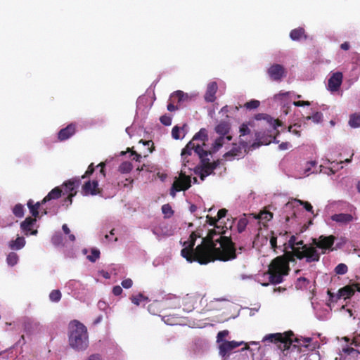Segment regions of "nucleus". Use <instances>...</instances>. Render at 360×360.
I'll return each mask as SVG.
<instances>
[{
  "instance_id": "nucleus-1",
  "label": "nucleus",
  "mask_w": 360,
  "mask_h": 360,
  "mask_svg": "<svg viewBox=\"0 0 360 360\" xmlns=\"http://www.w3.org/2000/svg\"><path fill=\"white\" fill-rule=\"evenodd\" d=\"M215 231H209L206 237L202 238V243L194 248L195 240L200 237L195 232H192L188 240L184 242L186 246L181 251V256L189 262H197L200 264H207L216 259L226 262L236 258V249L231 238L228 236H220L215 239L220 246L217 248L213 240Z\"/></svg>"
},
{
  "instance_id": "nucleus-48",
  "label": "nucleus",
  "mask_w": 360,
  "mask_h": 360,
  "mask_svg": "<svg viewBox=\"0 0 360 360\" xmlns=\"http://www.w3.org/2000/svg\"><path fill=\"white\" fill-rule=\"evenodd\" d=\"M347 266L345 264H339L338 266H336L335 269V272L337 274L343 275L347 273Z\"/></svg>"
},
{
  "instance_id": "nucleus-29",
  "label": "nucleus",
  "mask_w": 360,
  "mask_h": 360,
  "mask_svg": "<svg viewBox=\"0 0 360 360\" xmlns=\"http://www.w3.org/2000/svg\"><path fill=\"white\" fill-rule=\"evenodd\" d=\"M8 245L11 250H18L25 245V240L23 237H18L15 240H11Z\"/></svg>"
},
{
  "instance_id": "nucleus-30",
  "label": "nucleus",
  "mask_w": 360,
  "mask_h": 360,
  "mask_svg": "<svg viewBox=\"0 0 360 360\" xmlns=\"http://www.w3.org/2000/svg\"><path fill=\"white\" fill-rule=\"evenodd\" d=\"M195 153L199 156L201 162H204V160H210L207 156L210 155V152H208L203 149V148L198 143V146H195Z\"/></svg>"
},
{
  "instance_id": "nucleus-56",
  "label": "nucleus",
  "mask_w": 360,
  "mask_h": 360,
  "mask_svg": "<svg viewBox=\"0 0 360 360\" xmlns=\"http://www.w3.org/2000/svg\"><path fill=\"white\" fill-rule=\"evenodd\" d=\"M32 326H33V323L32 321H30V320H25L24 322H23V328H24V330L27 333H31V329L32 328Z\"/></svg>"
},
{
  "instance_id": "nucleus-35",
  "label": "nucleus",
  "mask_w": 360,
  "mask_h": 360,
  "mask_svg": "<svg viewBox=\"0 0 360 360\" xmlns=\"http://www.w3.org/2000/svg\"><path fill=\"white\" fill-rule=\"evenodd\" d=\"M18 255L15 252H11L7 255L6 262L9 266H13L18 263Z\"/></svg>"
},
{
  "instance_id": "nucleus-53",
  "label": "nucleus",
  "mask_w": 360,
  "mask_h": 360,
  "mask_svg": "<svg viewBox=\"0 0 360 360\" xmlns=\"http://www.w3.org/2000/svg\"><path fill=\"white\" fill-rule=\"evenodd\" d=\"M258 218L269 221L273 218V214L269 211H263L259 213Z\"/></svg>"
},
{
  "instance_id": "nucleus-59",
  "label": "nucleus",
  "mask_w": 360,
  "mask_h": 360,
  "mask_svg": "<svg viewBox=\"0 0 360 360\" xmlns=\"http://www.w3.org/2000/svg\"><path fill=\"white\" fill-rule=\"evenodd\" d=\"M272 236L270 238V244L271 247L274 250H276V248H277V237L274 236V233L271 232Z\"/></svg>"
},
{
  "instance_id": "nucleus-9",
  "label": "nucleus",
  "mask_w": 360,
  "mask_h": 360,
  "mask_svg": "<svg viewBox=\"0 0 360 360\" xmlns=\"http://www.w3.org/2000/svg\"><path fill=\"white\" fill-rule=\"evenodd\" d=\"M169 306V303L167 301L162 302L155 300L151 304H150L148 307V311L153 315H158L160 316L163 317V320L165 322H168L169 321V315L161 314L162 310L166 309L167 307Z\"/></svg>"
},
{
  "instance_id": "nucleus-40",
  "label": "nucleus",
  "mask_w": 360,
  "mask_h": 360,
  "mask_svg": "<svg viewBox=\"0 0 360 360\" xmlns=\"http://www.w3.org/2000/svg\"><path fill=\"white\" fill-rule=\"evenodd\" d=\"M162 212L165 214V218H169L174 214V211L169 204L163 205L162 206Z\"/></svg>"
},
{
  "instance_id": "nucleus-23",
  "label": "nucleus",
  "mask_w": 360,
  "mask_h": 360,
  "mask_svg": "<svg viewBox=\"0 0 360 360\" xmlns=\"http://www.w3.org/2000/svg\"><path fill=\"white\" fill-rule=\"evenodd\" d=\"M62 189L60 187H56L52 189L47 195H46L41 200L42 203H46L51 200H56L59 198L62 195Z\"/></svg>"
},
{
  "instance_id": "nucleus-51",
  "label": "nucleus",
  "mask_w": 360,
  "mask_h": 360,
  "mask_svg": "<svg viewBox=\"0 0 360 360\" xmlns=\"http://www.w3.org/2000/svg\"><path fill=\"white\" fill-rule=\"evenodd\" d=\"M229 334V332L227 330L219 331L217 336V342L219 343V345L220 343L225 341L224 339L226 336H228Z\"/></svg>"
},
{
  "instance_id": "nucleus-34",
  "label": "nucleus",
  "mask_w": 360,
  "mask_h": 360,
  "mask_svg": "<svg viewBox=\"0 0 360 360\" xmlns=\"http://www.w3.org/2000/svg\"><path fill=\"white\" fill-rule=\"evenodd\" d=\"M133 165L130 162H123L118 168V171L122 174H127L131 171Z\"/></svg>"
},
{
  "instance_id": "nucleus-11",
  "label": "nucleus",
  "mask_w": 360,
  "mask_h": 360,
  "mask_svg": "<svg viewBox=\"0 0 360 360\" xmlns=\"http://www.w3.org/2000/svg\"><path fill=\"white\" fill-rule=\"evenodd\" d=\"M286 73L285 68L280 64H274L267 70L270 79L275 82H281L283 78L286 77Z\"/></svg>"
},
{
  "instance_id": "nucleus-3",
  "label": "nucleus",
  "mask_w": 360,
  "mask_h": 360,
  "mask_svg": "<svg viewBox=\"0 0 360 360\" xmlns=\"http://www.w3.org/2000/svg\"><path fill=\"white\" fill-rule=\"evenodd\" d=\"M290 262L285 256L276 257L271 262L266 274L271 284H279L283 281V277L290 271Z\"/></svg>"
},
{
  "instance_id": "nucleus-55",
  "label": "nucleus",
  "mask_w": 360,
  "mask_h": 360,
  "mask_svg": "<svg viewBox=\"0 0 360 360\" xmlns=\"http://www.w3.org/2000/svg\"><path fill=\"white\" fill-rule=\"evenodd\" d=\"M160 122L165 126H169L172 124V118L168 115H162L160 118Z\"/></svg>"
},
{
  "instance_id": "nucleus-36",
  "label": "nucleus",
  "mask_w": 360,
  "mask_h": 360,
  "mask_svg": "<svg viewBox=\"0 0 360 360\" xmlns=\"http://www.w3.org/2000/svg\"><path fill=\"white\" fill-rule=\"evenodd\" d=\"M190 188V184L186 185L184 187H179L177 183H173L172 188L170 189V195L172 197H175L176 193L181 191H186Z\"/></svg>"
},
{
  "instance_id": "nucleus-10",
  "label": "nucleus",
  "mask_w": 360,
  "mask_h": 360,
  "mask_svg": "<svg viewBox=\"0 0 360 360\" xmlns=\"http://www.w3.org/2000/svg\"><path fill=\"white\" fill-rule=\"evenodd\" d=\"M201 162L202 166L198 168L199 171L198 172L197 169H195V172L199 174L202 181H204L207 176L214 174V170L219 165V162L214 161L213 162H210V160H204V162Z\"/></svg>"
},
{
  "instance_id": "nucleus-62",
  "label": "nucleus",
  "mask_w": 360,
  "mask_h": 360,
  "mask_svg": "<svg viewBox=\"0 0 360 360\" xmlns=\"http://www.w3.org/2000/svg\"><path fill=\"white\" fill-rule=\"evenodd\" d=\"M219 220L216 217H212L209 215L207 216V222L210 225L213 226L214 227L217 225V222Z\"/></svg>"
},
{
  "instance_id": "nucleus-42",
  "label": "nucleus",
  "mask_w": 360,
  "mask_h": 360,
  "mask_svg": "<svg viewBox=\"0 0 360 360\" xmlns=\"http://www.w3.org/2000/svg\"><path fill=\"white\" fill-rule=\"evenodd\" d=\"M248 221L246 218H240L237 224V230L239 233H242L245 231L247 225H248Z\"/></svg>"
},
{
  "instance_id": "nucleus-27",
  "label": "nucleus",
  "mask_w": 360,
  "mask_h": 360,
  "mask_svg": "<svg viewBox=\"0 0 360 360\" xmlns=\"http://www.w3.org/2000/svg\"><path fill=\"white\" fill-rule=\"evenodd\" d=\"M171 99H176L178 103H181L185 101H188L191 99L188 94L184 93L182 91L178 90L174 91L171 95Z\"/></svg>"
},
{
  "instance_id": "nucleus-49",
  "label": "nucleus",
  "mask_w": 360,
  "mask_h": 360,
  "mask_svg": "<svg viewBox=\"0 0 360 360\" xmlns=\"http://www.w3.org/2000/svg\"><path fill=\"white\" fill-rule=\"evenodd\" d=\"M27 207L30 209V212L32 214V215L34 217H37L39 216V210L37 209V207H34L33 206V200H29L27 202Z\"/></svg>"
},
{
  "instance_id": "nucleus-13",
  "label": "nucleus",
  "mask_w": 360,
  "mask_h": 360,
  "mask_svg": "<svg viewBox=\"0 0 360 360\" xmlns=\"http://www.w3.org/2000/svg\"><path fill=\"white\" fill-rule=\"evenodd\" d=\"M295 335H290V340H291V346H292L293 348H297L298 352H305L304 349H308L309 344L311 342L312 339L311 338H293Z\"/></svg>"
},
{
  "instance_id": "nucleus-64",
  "label": "nucleus",
  "mask_w": 360,
  "mask_h": 360,
  "mask_svg": "<svg viewBox=\"0 0 360 360\" xmlns=\"http://www.w3.org/2000/svg\"><path fill=\"white\" fill-rule=\"evenodd\" d=\"M122 291H123L122 288L120 285L114 286L112 288V293L115 296L120 295L122 294Z\"/></svg>"
},
{
  "instance_id": "nucleus-19",
  "label": "nucleus",
  "mask_w": 360,
  "mask_h": 360,
  "mask_svg": "<svg viewBox=\"0 0 360 360\" xmlns=\"http://www.w3.org/2000/svg\"><path fill=\"white\" fill-rule=\"evenodd\" d=\"M218 86L217 82H210L207 87V90L205 94V100L207 102H214L216 99L215 94L217 91Z\"/></svg>"
},
{
  "instance_id": "nucleus-8",
  "label": "nucleus",
  "mask_w": 360,
  "mask_h": 360,
  "mask_svg": "<svg viewBox=\"0 0 360 360\" xmlns=\"http://www.w3.org/2000/svg\"><path fill=\"white\" fill-rule=\"evenodd\" d=\"M243 344L245 345V347L243 348L242 350L248 349L249 346L247 343H245L243 341H224L219 345V354L221 357H228L233 349Z\"/></svg>"
},
{
  "instance_id": "nucleus-14",
  "label": "nucleus",
  "mask_w": 360,
  "mask_h": 360,
  "mask_svg": "<svg viewBox=\"0 0 360 360\" xmlns=\"http://www.w3.org/2000/svg\"><path fill=\"white\" fill-rule=\"evenodd\" d=\"M248 146V142L240 139L239 140V145L236 143L233 144V148L229 151L224 155V158L229 160V158H235L240 156L242 154V149L246 148Z\"/></svg>"
},
{
  "instance_id": "nucleus-6",
  "label": "nucleus",
  "mask_w": 360,
  "mask_h": 360,
  "mask_svg": "<svg viewBox=\"0 0 360 360\" xmlns=\"http://www.w3.org/2000/svg\"><path fill=\"white\" fill-rule=\"evenodd\" d=\"M80 179H73L65 182L63 185L62 193L67 195V198L64 200V204L69 206L72 202V198L77 194L76 188L79 186Z\"/></svg>"
},
{
  "instance_id": "nucleus-24",
  "label": "nucleus",
  "mask_w": 360,
  "mask_h": 360,
  "mask_svg": "<svg viewBox=\"0 0 360 360\" xmlns=\"http://www.w3.org/2000/svg\"><path fill=\"white\" fill-rule=\"evenodd\" d=\"M231 129L228 122L221 121L215 127V131L221 136H227Z\"/></svg>"
},
{
  "instance_id": "nucleus-60",
  "label": "nucleus",
  "mask_w": 360,
  "mask_h": 360,
  "mask_svg": "<svg viewBox=\"0 0 360 360\" xmlns=\"http://www.w3.org/2000/svg\"><path fill=\"white\" fill-rule=\"evenodd\" d=\"M122 285L124 288H130L133 285V281L131 278H126L122 281Z\"/></svg>"
},
{
  "instance_id": "nucleus-39",
  "label": "nucleus",
  "mask_w": 360,
  "mask_h": 360,
  "mask_svg": "<svg viewBox=\"0 0 360 360\" xmlns=\"http://www.w3.org/2000/svg\"><path fill=\"white\" fill-rule=\"evenodd\" d=\"M349 124L352 127H360V115L353 114L350 116Z\"/></svg>"
},
{
  "instance_id": "nucleus-44",
  "label": "nucleus",
  "mask_w": 360,
  "mask_h": 360,
  "mask_svg": "<svg viewBox=\"0 0 360 360\" xmlns=\"http://www.w3.org/2000/svg\"><path fill=\"white\" fill-rule=\"evenodd\" d=\"M130 300L133 304L139 306L142 300H147L148 297L143 296L141 293H139L137 295L131 296Z\"/></svg>"
},
{
  "instance_id": "nucleus-57",
  "label": "nucleus",
  "mask_w": 360,
  "mask_h": 360,
  "mask_svg": "<svg viewBox=\"0 0 360 360\" xmlns=\"http://www.w3.org/2000/svg\"><path fill=\"white\" fill-rule=\"evenodd\" d=\"M95 170V167H94V163H91L88 168H87V170L86 171L85 174L84 175L82 176V179H84L87 176H89L90 175H91L94 172Z\"/></svg>"
},
{
  "instance_id": "nucleus-15",
  "label": "nucleus",
  "mask_w": 360,
  "mask_h": 360,
  "mask_svg": "<svg viewBox=\"0 0 360 360\" xmlns=\"http://www.w3.org/2000/svg\"><path fill=\"white\" fill-rule=\"evenodd\" d=\"M343 75L340 72L333 73L328 81V89L330 91H336L339 89L342 82Z\"/></svg>"
},
{
  "instance_id": "nucleus-26",
  "label": "nucleus",
  "mask_w": 360,
  "mask_h": 360,
  "mask_svg": "<svg viewBox=\"0 0 360 360\" xmlns=\"http://www.w3.org/2000/svg\"><path fill=\"white\" fill-rule=\"evenodd\" d=\"M195 300L193 297L188 295L182 300L183 310L186 312H190L194 309Z\"/></svg>"
},
{
  "instance_id": "nucleus-41",
  "label": "nucleus",
  "mask_w": 360,
  "mask_h": 360,
  "mask_svg": "<svg viewBox=\"0 0 360 360\" xmlns=\"http://www.w3.org/2000/svg\"><path fill=\"white\" fill-rule=\"evenodd\" d=\"M49 298L52 302H58L61 299V292L59 290H53L49 294Z\"/></svg>"
},
{
  "instance_id": "nucleus-50",
  "label": "nucleus",
  "mask_w": 360,
  "mask_h": 360,
  "mask_svg": "<svg viewBox=\"0 0 360 360\" xmlns=\"http://www.w3.org/2000/svg\"><path fill=\"white\" fill-rule=\"evenodd\" d=\"M240 139H242L243 136L248 135L250 133V129H249L247 124H242L240 127Z\"/></svg>"
},
{
  "instance_id": "nucleus-52",
  "label": "nucleus",
  "mask_w": 360,
  "mask_h": 360,
  "mask_svg": "<svg viewBox=\"0 0 360 360\" xmlns=\"http://www.w3.org/2000/svg\"><path fill=\"white\" fill-rule=\"evenodd\" d=\"M259 101H257V100H252L250 101H248L245 104V107L247 108V109H250V110H252V109H255V108H257L259 106Z\"/></svg>"
},
{
  "instance_id": "nucleus-63",
  "label": "nucleus",
  "mask_w": 360,
  "mask_h": 360,
  "mask_svg": "<svg viewBox=\"0 0 360 360\" xmlns=\"http://www.w3.org/2000/svg\"><path fill=\"white\" fill-rule=\"evenodd\" d=\"M227 210H226L225 208L220 209L217 212V219L220 220L221 219L225 217L227 214Z\"/></svg>"
},
{
  "instance_id": "nucleus-38",
  "label": "nucleus",
  "mask_w": 360,
  "mask_h": 360,
  "mask_svg": "<svg viewBox=\"0 0 360 360\" xmlns=\"http://www.w3.org/2000/svg\"><path fill=\"white\" fill-rule=\"evenodd\" d=\"M13 213L16 217H22L24 216V207L22 205L16 204L13 208Z\"/></svg>"
},
{
  "instance_id": "nucleus-45",
  "label": "nucleus",
  "mask_w": 360,
  "mask_h": 360,
  "mask_svg": "<svg viewBox=\"0 0 360 360\" xmlns=\"http://www.w3.org/2000/svg\"><path fill=\"white\" fill-rule=\"evenodd\" d=\"M52 243L55 246L63 245V238L60 233H56L51 238Z\"/></svg>"
},
{
  "instance_id": "nucleus-43",
  "label": "nucleus",
  "mask_w": 360,
  "mask_h": 360,
  "mask_svg": "<svg viewBox=\"0 0 360 360\" xmlns=\"http://www.w3.org/2000/svg\"><path fill=\"white\" fill-rule=\"evenodd\" d=\"M323 114L320 112H316L313 114L311 116H307L306 117L307 120H312L315 123H319L322 121Z\"/></svg>"
},
{
  "instance_id": "nucleus-4",
  "label": "nucleus",
  "mask_w": 360,
  "mask_h": 360,
  "mask_svg": "<svg viewBox=\"0 0 360 360\" xmlns=\"http://www.w3.org/2000/svg\"><path fill=\"white\" fill-rule=\"evenodd\" d=\"M316 248H317L311 243V245L301 247L300 250H296L294 251V253H292L291 255H295V257L299 259L305 258L306 262L308 263L318 262L320 259V255L321 253H319Z\"/></svg>"
},
{
  "instance_id": "nucleus-58",
  "label": "nucleus",
  "mask_w": 360,
  "mask_h": 360,
  "mask_svg": "<svg viewBox=\"0 0 360 360\" xmlns=\"http://www.w3.org/2000/svg\"><path fill=\"white\" fill-rule=\"evenodd\" d=\"M95 170V167H94V163H91L88 168H87V170L86 171L85 174L84 175L82 176V179H84L87 176H89L90 175H91L94 172Z\"/></svg>"
},
{
  "instance_id": "nucleus-47",
  "label": "nucleus",
  "mask_w": 360,
  "mask_h": 360,
  "mask_svg": "<svg viewBox=\"0 0 360 360\" xmlns=\"http://www.w3.org/2000/svg\"><path fill=\"white\" fill-rule=\"evenodd\" d=\"M290 92H280L274 95V98L276 101H285L288 98Z\"/></svg>"
},
{
  "instance_id": "nucleus-33",
  "label": "nucleus",
  "mask_w": 360,
  "mask_h": 360,
  "mask_svg": "<svg viewBox=\"0 0 360 360\" xmlns=\"http://www.w3.org/2000/svg\"><path fill=\"white\" fill-rule=\"evenodd\" d=\"M208 139L207 130L204 128L200 129V131L195 134L193 136V141L200 140L202 141L203 145H205V141Z\"/></svg>"
},
{
  "instance_id": "nucleus-31",
  "label": "nucleus",
  "mask_w": 360,
  "mask_h": 360,
  "mask_svg": "<svg viewBox=\"0 0 360 360\" xmlns=\"http://www.w3.org/2000/svg\"><path fill=\"white\" fill-rule=\"evenodd\" d=\"M226 139L227 141H231L232 139V136L231 135H227L226 137L224 136H221L217 138L214 144H213V148L214 150H218L224 143V139Z\"/></svg>"
},
{
  "instance_id": "nucleus-54",
  "label": "nucleus",
  "mask_w": 360,
  "mask_h": 360,
  "mask_svg": "<svg viewBox=\"0 0 360 360\" xmlns=\"http://www.w3.org/2000/svg\"><path fill=\"white\" fill-rule=\"evenodd\" d=\"M210 231H215V233H213V237L215 236V235H218L219 237L220 236H223L222 234L225 233V230H224V226H219L217 225H216L214 226V228L213 229H211ZM219 238H218L217 239H219ZM214 240H215L214 238H213ZM214 243H216L217 242L214 241Z\"/></svg>"
},
{
  "instance_id": "nucleus-32",
  "label": "nucleus",
  "mask_w": 360,
  "mask_h": 360,
  "mask_svg": "<svg viewBox=\"0 0 360 360\" xmlns=\"http://www.w3.org/2000/svg\"><path fill=\"white\" fill-rule=\"evenodd\" d=\"M35 219L29 217H27L20 224L21 229L25 231H30Z\"/></svg>"
},
{
  "instance_id": "nucleus-46",
  "label": "nucleus",
  "mask_w": 360,
  "mask_h": 360,
  "mask_svg": "<svg viewBox=\"0 0 360 360\" xmlns=\"http://www.w3.org/2000/svg\"><path fill=\"white\" fill-rule=\"evenodd\" d=\"M100 257V251L97 249H92L91 255L87 256V258L91 262H95Z\"/></svg>"
},
{
  "instance_id": "nucleus-5",
  "label": "nucleus",
  "mask_w": 360,
  "mask_h": 360,
  "mask_svg": "<svg viewBox=\"0 0 360 360\" xmlns=\"http://www.w3.org/2000/svg\"><path fill=\"white\" fill-rule=\"evenodd\" d=\"M290 335H293V332L291 330L286 331L283 333H271L265 335L262 341H269L274 344H283V347H280V348L285 351L288 350L291 347Z\"/></svg>"
},
{
  "instance_id": "nucleus-7",
  "label": "nucleus",
  "mask_w": 360,
  "mask_h": 360,
  "mask_svg": "<svg viewBox=\"0 0 360 360\" xmlns=\"http://www.w3.org/2000/svg\"><path fill=\"white\" fill-rule=\"evenodd\" d=\"M335 239L336 238L333 235L328 236L321 235L318 239L312 238V243L317 248L321 250V254H325L328 250H333L332 247Z\"/></svg>"
},
{
  "instance_id": "nucleus-17",
  "label": "nucleus",
  "mask_w": 360,
  "mask_h": 360,
  "mask_svg": "<svg viewBox=\"0 0 360 360\" xmlns=\"http://www.w3.org/2000/svg\"><path fill=\"white\" fill-rule=\"evenodd\" d=\"M331 219L333 221H335L340 224H347L354 220L357 219V217L355 213L352 214H347V213H340L335 214L331 216Z\"/></svg>"
},
{
  "instance_id": "nucleus-12",
  "label": "nucleus",
  "mask_w": 360,
  "mask_h": 360,
  "mask_svg": "<svg viewBox=\"0 0 360 360\" xmlns=\"http://www.w3.org/2000/svg\"><path fill=\"white\" fill-rule=\"evenodd\" d=\"M356 291L360 292V283H352L347 285L338 290L337 300L344 298L345 300L350 298Z\"/></svg>"
},
{
  "instance_id": "nucleus-37",
  "label": "nucleus",
  "mask_w": 360,
  "mask_h": 360,
  "mask_svg": "<svg viewBox=\"0 0 360 360\" xmlns=\"http://www.w3.org/2000/svg\"><path fill=\"white\" fill-rule=\"evenodd\" d=\"M310 281L305 277H300L297 280L295 286L297 289L306 288L309 284Z\"/></svg>"
},
{
  "instance_id": "nucleus-22",
  "label": "nucleus",
  "mask_w": 360,
  "mask_h": 360,
  "mask_svg": "<svg viewBox=\"0 0 360 360\" xmlns=\"http://www.w3.org/2000/svg\"><path fill=\"white\" fill-rule=\"evenodd\" d=\"M174 183H177L179 187H184L189 184L190 187L191 186V180L190 176L186 175L185 172H184L182 170L179 174V176L175 179Z\"/></svg>"
},
{
  "instance_id": "nucleus-18",
  "label": "nucleus",
  "mask_w": 360,
  "mask_h": 360,
  "mask_svg": "<svg viewBox=\"0 0 360 360\" xmlns=\"http://www.w3.org/2000/svg\"><path fill=\"white\" fill-rule=\"evenodd\" d=\"M76 132L75 124L71 123L66 127L61 129L58 133V139L60 141H64L70 139Z\"/></svg>"
},
{
  "instance_id": "nucleus-61",
  "label": "nucleus",
  "mask_w": 360,
  "mask_h": 360,
  "mask_svg": "<svg viewBox=\"0 0 360 360\" xmlns=\"http://www.w3.org/2000/svg\"><path fill=\"white\" fill-rule=\"evenodd\" d=\"M180 128L178 126H174L172 130V136L174 139H179L180 138L179 135Z\"/></svg>"
},
{
  "instance_id": "nucleus-25",
  "label": "nucleus",
  "mask_w": 360,
  "mask_h": 360,
  "mask_svg": "<svg viewBox=\"0 0 360 360\" xmlns=\"http://www.w3.org/2000/svg\"><path fill=\"white\" fill-rule=\"evenodd\" d=\"M290 37L293 41L301 40L302 39H307L305 30L302 27H298L291 30L290 32Z\"/></svg>"
},
{
  "instance_id": "nucleus-20",
  "label": "nucleus",
  "mask_w": 360,
  "mask_h": 360,
  "mask_svg": "<svg viewBox=\"0 0 360 360\" xmlns=\"http://www.w3.org/2000/svg\"><path fill=\"white\" fill-rule=\"evenodd\" d=\"M296 236H292L289 240H288V245H289V248L292 250L291 251H286L285 252V255L284 256L285 257L288 258V260L291 261V262H294L295 261V255H290L292 253H294V251H295L296 250H300L301 249V247H296Z\"/></svg>"
},
{
  "instance_id": "nucleus-21",
  "label": "nucleus",
  "mask_w": 360,
  "mask_h": 360,
  "mask_svg": "<svg viewBox=\"0 0 360 360\" xmlns=\"http://www.w3.org/2000/svg\"><path fill=\"white\" fill-rule=\"evenodd\" d=\"M195 141H193V139L189 141L186 147L181 151V158H182V165L184 167H186L187 164L189 162V160H186V153H188L187 150L192 149L194 151L195 150V146H198V143H195Z\"/></svg>"
},
{
  "instance_id": "nucleus-28",
  "label": "nucleus",
  "mask_w": 360,
  "mask_h": 360,
  "mask_svg": "<svg viewBox=\"0 0 360 360\" xmlns=\"http://www.w3.org/2000/svg\"><path fill=\"white\" fill-rule=\"evenodd\" d=\"M295 204L296 205H303L307 211L313 213L312 205L307 201H303L299 199H295L292 202H288L286 207H295Z\"/></svg>"
},
{
  "instance_id": "nucleus-2",
  "label": "nucleus",
  "mask_w": 360,
  "mask_h": 360,
  "mask_svg": "<svg viewBox=\"0 0 360 360\" xmlns=\"http://www.w3.org/2000/svg\"><path fill=\"white\" fill-rule=\"evenodd\" d=\"M68 345L76 352H84L89 345L87 328L80 321L72 320L68 324Z\"/></svg>"
},
{
  "instance_id": "nucleus-16",
  "label": "nucleus",
  "mask_w": 360,
  "mask_h": 360,
  "mask_svg": "<svg viewBox=\"0 0 360 360\" xmlns=\"http://www.w3.org/2000/svg\"><path fill=\"white\" fill-rule=\"evenodd\" d=\"M101 192V190L98 188V181L96 180H94L93 181H88L82 186V193L85 195H95L100 194Z\"/></svg>"
}]
</instances>
